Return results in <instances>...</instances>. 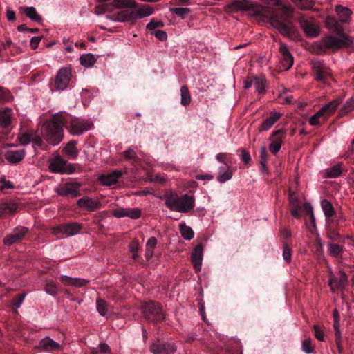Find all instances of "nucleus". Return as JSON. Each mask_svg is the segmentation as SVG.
Wrapping results in <instances>:
<instances>
[{"label":"nucleus","instance_id":"22","mask_svg":"<svg viewBox=\"0 0 354 354\" xmlns=\"http://www.w3.org/2000/svg\"><path fill=\"white\" fill-rule=\"evenodd\" d=\"M123 173L120 170H114L108 174H102L99 177L100 183L103 185L111 186L118 183V179L122 177Z\"/></svg>","mask_w":354,"mask_h":354},{"label":"nucleus","instance_id":"14","mask_svg":"<svg viewBox=\"0 0 354 354\" xmlns=\"http://www.w3.org/2000/svg\"><path fill=\"white\" fill-rule=\"evenodd\" d=\"M71 77V71L68 68H61L57 75L55 86L57 89L64 90L69 83Z\"/></svg>","mask_w":354,"mask_h":354},{"label":"nucleus","instance_id":"34","mask_svg":"<svg viewBox=\"0 0 354 354\" xmlns=\"http://www.w3.org/2000/svg\"><path fill=\"white\" fill-rule=\"evenodd\" d=\"M180 104L185 106L189 105L191 102V95L186 85H184L180 88Z\"/></svg>","mask_w":354,"mask_h":354},{"label":"nucleus","instance_id":"51","mask_svg":"<svg viewBox=\"0 0 354 354\" xmlns=\"http://www.w3.org/2000/svg\"><path fill=\"white\" fill-rule=\"evenodd\" d=\"M302 350L306 353L313 352V347L311 346V339L310 338L304 339L302 342Z\"/></svg>","mask_w":354,"mask_h":354},{"label":"nucleus","instance_id":"24","mask_svg":"<svg viewBox=\"0 0 354 354\" xmlns=\"http://www.w3.org/2000/svg\"><path fill=\"white\" fill-rule=\"evenodd\" d=\"M39 347L46 351L51 352L60 350L62 346L51 338L46 337L40 340Z\"/></svg>","mask_w":354,"mask_h":354},{"label":"nucleus","instance_id":"59","mask_svg":"<svg viewBox=\"0 0 354 354\" xmlns=\"http://www.w3.org/2000/svg\"><path fill=\"white\" fill-rule=\"evenodd\" d=\"M157 245V239L156 237H151L146 243V249L153 250Z\"/></svg>","mask_w":354,"mask_h":354},{"label":"nucleus","instance_id":"43","mask_svg":"<svg viewBox=\"0 0 354 354\" xmlns=\"http://www.w3.org/2000/svg\"><path fill=\"white\" fill-rule=\"evenodd\" d=\"M292 252L291 247L287 243H283V258L287 263L291 261Z\"/></svg>","mask_w":354,"mask_h":354},{"label":"nucleus","instance_id":"9","mask_svg":"<svg viewBox=\"0 0 354 354\" xmlns=\"http://www.w3.org/2000/svg\"><path fill=\"white\" fill-rule=\"evenodd\" d=\"M150 351L153 354H174L177 346L174 342H167L157 339L149 347Z\"/></svg>","mask_w":354,"mask_h":354},{"label":"nucleus","instance_id":"37","mask_svg":"<svg viewBox=\"0 0 354 354\" xmlns=\"http://www.w3.org/2000/svg\"><path fill=\"white\" fill-rule=\"evenodd\" d=\"M354 109V97L350 98L339 111V117H343Z\"/></svg>","mask_w":354,"mask_h":354},{"label":"nucleus","instance_id":"58","mask_svg":"<svg viewBox=\"0 0 354 354\" xmlns=\"http://www.w3.org/2000/svg\"><path fill=\"white\" fill-rule=\"evenodd\" d=\"M269 154L265 146L261 147L260 151V162H267Z\"/></svg>","mask_w":354,"mask_h":354},{"label":"nucleus","instance_id":"61","mask_svg":"<svg viewBox=\"0 0 354 354\" xmlns=\"http://www.w3.org/2000/svg\"><path fill=\"white\" fill-rule=\"evenodd\" d=\"M328 285L330 287L332 291H335V290L342 287V285L338 283L337 278L330 279Z\"/></svg>","mask_w":354,"mask_h":354},{"label":"nucleus","instance_id":"62","mask_svg":"<svg viewBox=\"0 0 354 354\" xmlns=\"http://www.w3.org/2000/svg\"><path fill=\"white\" fill-rule=\"evenodd\" d=\"M31 142H32L33 146L37 145L38 147H41L44 145L42 138L38 135L32 134Z\"/></svg>","mask_w":354,"mask_h":354},{"label":"nucleus","instance_id":"64","mask_svg":"<svg viewBox=\"0 0 354 354\" xmlns=\"http://www.w3.org/2000/svg\"><path fill=\"white\" fill-rule=\"evenodd\" d=\"M241 159L245 165H248L250 162V161H251L250 154L247 150L242 149Z\"/></svg>","mask_w":354,"mask_h":354},{"label":"nucleus","instance_id":"26","mask_svg":"<svg viewBox=\"0 0 354 354\" xmlns=\"http://www.w3.org/2000/svg\"><path fill=\"white\" fill-rule=\"evenodd\" d=\"M24 150H10L7 151V153L5 155V158L10 163L17 164L24 159Z\"/></svg>","mask_w":354,"mask_h":354},{"label":"nucleus","instance_id":"2","mask_svg":"<svg viewBox=\"0 0 354 354\" xmlns=\"http://www.w3.org/2000/svg\"><path fill=\"white\" fill-rule=\"evenodd\" d=\"M160 198L165 200V205L170 210L180 213H189L195 206V198L193 196L187 194L179 196L172 190L167 191Z\"/></svg>","mask_w":354,"mask_h":354},{"label":"nucleus","instance_id":"49","mask_svg":"<svg viewBox=\"0 0 354 354\" xmlns=\"http://www.w3.org/2000/svg\"><path fill=\"white\" fill-rule=\"evenodd\" d=\"M12 98V96L8 89L0 86V102H8Z\"/></svg>","mask_w":354,"mask_h":354},{"label":"nucleus","instance_id":"27","mask_svg":"<svg viewBox=\"0 0 354 354\" xmlns=\"http://www.w3.org/2000/svg\"><path fill=\"white\" fill-rule=\"evenodd\" d=\"M280 117L281 114L272 113L268 118L263 120L261 127L259 128V131H268L278 121Z\"/></svg>","mask_w":354,"mask_h":354},{"label":"nucleus","instance_id":"28","mask_svg":"<svg viewBox=\"0 0 354 354\" xmlns=\"http://www.w3.org/2000/svg\"><path fill=\"white\" fill-rule=\"evenodd\" d=\"M328 254L333 257L339 258L344 252V246L333 242H328L327 243Z\"/></svg>","mask_w":354,"mask_h":354},{"label":"nucleus","instance_id":"60","mask_svg":"<svg viewBox=\"0 0 354 354\" xmlns=\"http://www.w3.org/2000/svg\"><path fill=\"white\" fill-rule=\"evenodd\" d=\"M31 138H32V134L31 133H23L19 137V140H20L21 144L27 145V144H28V143H30L31 142Z\"/></svg>","mask_w":354,"mask_h":354},{"label":"nucleus","instance_id":"1","mask_svg":"<svg viewBox=\"0 0 354 354\" xmlns=\"http://www.w3.org/2000/svg\"><path fill=\"white\" fill-rule=\"evenodd\" d=\"M64 125H66V117L62 113L53 115L41 127L45 140L53 145H58L64 138Z\"/></svg>","mask_w":354,"mask_h":354},{"label":"nucleus","instance_id":"12","mask_svg":"<svg viewBox=\"0 0 354 354\" xmlns=\"http://www.w3.org/2000/svg\"><path fill=\"white\" fill-rule=\"evenodd\" d=\"M81 185L80 183H66L58 187L56 192L62 196L77 197L80 196V188Z\"/></svg>","mask_w":354,"mask_h":354},{"label":"nucleus","instance_id":"6","mask_svg":"<svg viewBox=\"0 0 354 354\" xmlns=\"http://www.w3.org/2000/svg\"><path fill=\"white\" fill-rule=\"evenodd\" d=\"M310 64L316 81L327 84L333 80L332 71L324 61L313 59Z\"/></svg>","mask_w":354,"mask_h":354},{"label":"nucleus","instance_id":"5","mask_svg":"<svg viewBox=\"0 0 354 354\" xmlns=\"http://www.w3.org/2000/svg\"><path fill=\"white\" fill-rule=\"evenodd\" d=\"M140 310L145 320L149 322L157 324L165 319L161 305L156 301H149L143 303Z\"/></svg>","mask_w":354,"mask_h":354},{"label":"nucleus","instance_id":"11","mask_svg":"<svg viewBox=\"0 0 354 354\" xmlns=\"http://www.w3.org/2000/svg\"><path fill=\"white\" fill-rule=\"evenodd\" d=\"M92 125L93 124L90 122L79 120L77 119L73 120L68 123L66 118V125H64V127H66L71 133L79 136L91 129Z\"/></svg>","mask_w":354,"mask_h":354},{"label":"nucleus","instance_id":"48","mask_svg":"<svg viewBox=\"0 0 354 354\" xmlns=\"http://www.w3.org/2000/svg\"><path fill=\"white\" fill-rule=\"evenodd\" d=\"M171 11L182 19H184L190 12V9L188 8H173L171 9Z\"/></svg>","mask_w":354,"mask_h":354},{"label":"nucleus","instance_id":"20","mask_svg":"<svg viewBox=\"0 0 354 354\" xmlns=\"http://www.w3.org/2000/svg\"><path fill=\"white\" fill-rule=\"evenodd\" d=\"M191 260L196 272L201 271L203 260V245L201 243L196 245L194 248L191 254Z\"/></svg>","mask_w":354,"mask_h":354},{"label":"nucleus","instance_id":"46","mask_svg":"<svg viewBox=\"0 0 354 354\" xmlns=\"http://www.w3.org/2000/svg\"><path fill=\"white\" fill-rule=\"evenodd\" d=\"M25 297H26L25 293H20V294H18L17 295H16L15 297V298H13V299L12 300V302H11L12 307L15 308V309H17L18 308H19L24 301Z\"/></svg>","mask_w":354,"mask_h":354},{"label":"nucleus","instance_id":"31","mask_svg":"<svg viewBox=\"0 0 354 354\" xmlns=\"http://www.w3.org/2000/svg\"><path fill=\"white\" fill-rule=\"evenodd\" d=\"M12 111L10 109L0 110V125L7 128L11 123Z\"/></svg>","mask_w":354,"mask_h":354},{"label":"nucleus","instance_id":"21","mask_svg":"<svg viewBox=\"0 0 354 354\" xmlns=\"http://www.w3.org/2000/svg\"><path fill=\"white\" fill-rule=\"evenodd\" d=\"M279 53L281 54V64L284 70L290 69L293 64V57L289 52L287 46L281 44L279 48Z\"/></svg>","mask_w":354,"mask_h":354},{"label":"nucleus","instance_id":"42","mask_svg":"<svg viewBox=\"0 0 354 354\" xmlns=\"http://www.w3.org/2000/svg\"><path fill=\"white\" fill-rule=\"evenodd\" d=\"M45 291L50 295H55L57 293L58 288L53 281H47L45 286Z\"/></svg>","mask_w":354,"mask_h":354},{"label":"nucleus","instance_id":"18","mask_svg":"<svg viewBox=\"0 0 354 354\" xmlns=\"http://www.w3.org/2000/svg\"><path fill=\"white\" fill-rule=\"evenodd\" d=\"M18 209V203L11 199H7L0 203V218L8 215L14 214Z\"/></svg>","mask_w":354,"mask_h":354},{"label":"nucleus","instance_id":"16","mask_svg":"<svg viewBox=\"0 0 354 354\" xmlns=\"http://www.w3.org/2000/svg\"><path fill=\"white\" fill-rule=\"evenodd\" d=\"M285 136L286 132L283 129H279L272 133L271 138L273 140L269 145V150L272 153L276 154L280 150Z\"/></svg>","mask_w":354,"mask_h":354},{"label":"nucleus","instance_id":"63","mask_svg":"<svg viewBox=\"0 0 354 354\" xmlns=\"http://www.w3.org/2000/svg\"><path fill=\"white\" fill-rule=\"evenodd\" d=\"M155 37L156 38H158L159 40H160L161 41H164L167 39V35L166 33V32L163 31V30H156L154 32H153Z\"/></svg>","mask_w":354,"mask_h":354},{"label":"nucleus","instance_id":"39","mask_svg":"<svg viewBox=\"0 0 354 354\" xmlns=\"http://www.w3.org/2000/svg\"><path fill=\"white\" fill-rule=\"evenodd\" d=\"M325 231L326 236L330 241V242L339 241L342 238V236L339 231L332 230L326 227L325 228Z\"/></svg>","mask_w":354,"mask_h":354},{"label":"nucleus","instance_id":"53","mask_svg":"<svg viewBox=\"0 0 354 354\" xmlns=\"http://www.w3.org/2000/svg\"><path fill=\"white\" fill-rule=\"evenodd\" d=\"M0 183L2 185L0 186V190L3 191L5 189H13L14 185L9 180H7L5 177H2L0 178Z\"/></svg>","mask_w":354,"mask_h":354},{"label":"nucleus","instance_id":"41","mask_svg":"<svg viewBox=\"0 0 354 354\" xmlns=\"http://www.w3.org/2000/svg\"><path fill=\"white\" fill-rule=\"evenodd\" d=\"M252 82L259 93H262L265 91V80L263 77H255Z\"/></svg>","mask_w":354,"mask_h":354},{"label":"nucleus","instance_id":"35","mask_svg":"<svg viewBox=\"0 0 354 354\" xmlns=\"http://www.w3.org/2000/svg\"><path fill=\"white\" fill-rule=\"evenodd\" d=\"M80 62L84 66L91 67L95 63L96 59L93 54L88 53L82 55L80 57Z\"/></svg>","mask_w":354,"mask_h":354},{"label":"nucleus","instance_id":"13","mask_svg":"<svg viewBox=\"0 0 354 354\" xmlns=\"http://www.w3.org/2000/svg\"><path fill=\"white\" fill-rule=\"evenodd\" d=\"M299 23L308 37H315L318 35L319 30L313 19H308L304 16H301L299 18Z\"/></svg>","mask_w":354,"mask_h":354},{"label":"nucleus","instance_id":"19","mask_svg":"<svg viewBox=\"0 0 354 354\" xmlns=\"http://www.w3.org/2000/svg\"><path fill=\"white\" fill-rule=\"evenodd\" d=\"M342 100L343 97H338L329 103L325 104L319 109L320 112L324 115L323 118L324 121L335 113L337 106L342 103Z\"/></svg>","mask_w":354,"mask_h":354},{"label":"nucleus","instance_id":"4","mask_svg":"<svg viewBox=\"0 0 354 354\" xmlns=\"http://www.w3.org/2000/svg\"><path fill=\"white\" fill-rule=\"evenodd\" d=\"M322 50L327 49L338 50L347 48L354 50V43L351 37L343 33L339 38L334 36H327L322 39L319 45Z\"/></svg>","mask_w":354,"mask_h":354},{"label":"nucleus","instance_id":"45","mask_svg":"<svg viewBox=\"0 0 354 354\" xmlns=\"http://www.w3.org/2000/svg\"><path fill=\"white\" fill-rule=\"evenodd\" d=\"M127 217L138 219L141 216V209L139 208H127Z\"/></svg>","mask_w":354,"mask_h":354},{"label":"nucleus","instance_id":"29","mask_svg":"<svg viewBox=\"0 0 354 354\" xmlns=\"http://www.w3.org/2000/svg\"><path fill=\"white\" fill-rule=\"evenodd\" d=\"M321 206L326 216V219L332 218L338 214V212H335L332 203L326 199L322 201Z\"/></svg>","mask_w":354,"mask_h":354},{"label":"nucleus","instance_id":"3","mask_svg":"<svg viewBox=\"0 0 354 354\" xmlns=\"http://www.w3.org/2000/svg\"><path fill=\"white\" fill-rule=\"evenodd\" d=\"M272 26L277 29L284 37L290 39H295L298 37L297 28L294 26L291 17L288 14L276 15L270 19Z\"/></svg>","mask_w":354,"mask_h":354},{"label":"nucleus","instance_id":"30","mask_svg":"<svg viewBox=\"0 0 354 354\" xmlns=\"http://www.w3.org/2000/svg\"><path fill=\"white\" fill-rule=\"evenodd\" d=\"M335 11L339 16V20L342 23H346L349 21L350 16L352 13L349 8L343 7L341 5H337L335 7Z\"/></svg>","mask_w":354,"mask_h":354},{"label":"nucleus","instance_id":"8","mask_svg":"<svg viewBox=\"0 0 354 354\" xmlns=\"http://www.w3.org/2000/svg\"><path fill=\"white\" fill-rule=\"evenodd\" d=\"M49 169L53 173L70 174L75 171V167L73 164L68 163L60 156H57L50 162Z\"/></svg>","mask_w":354,"mask_h":354},{"label":"nucleus","instance_id":"47","mask_svg":"<svg viewBox=\"0 0 354 354\" xmlns=\"http://www.w3.org/2000/svg\"><path fill=\"white\" fill-rule=\"evenodd\" d=\"M342 169H341V165L337 164L333 167H331L328 171V176L329 178H337L341 175Z\"/></svg>","mask_w":354,"mask_h":354},{"label":"nucleus","instance_id":"50","mask_svg":"<svg viewBox=\"0 0 354 354\" xmlns=\"http://www.w3.org/2000/svg\"><path fill=\"white\" fill-rule=\"evenodd\" d=\"M314 335L317 340L323 342L324 340V333L319 325L313 326Z\"/></svg>","mask_w":354,"mask_h":354},{"label":"nucleus","instance_id":"15","mask_svg":"<svg viewBox=\"0 0 354 354\" xmlns=\"http://www.w3.org/2000/svg\"><path fill=\"white\" fill-rule=\"evenodd\" d=\"M326 227H328L332 230H335L339 232H343V227L346 225V218L342 212H338L337 216H335L332 218H328L326 219Z\"/></svg>","mask_w":354,"mask_h":354},{"label":"nucleus","instance_id":"25","mask_svg":"<svg viewBox=\"0 0 354 354\" xmlns=\"http://www.w3.org/2000/svg\"><path fill=\"white\" fill-rule=\"evenodd\" d=\"M60 281L65 285L73 286L75 287H83L87 285L88 281L81 278H71L66 275H62Z\"/></svg>","mask_w":354,"mask_h":354},{"label":"nucleus","instance_id":"44","mask_svg":"<svg viewBox=\"0 0 354 354\" xmlns=\"http://www.w3.org/2000/svg\"><path fill=\"white\" fill-rule=\"evenodd\" d=\"M221 169H222L221 168ZM232 177V171L230 169L225 170L221 172L220 170L219 174L217 176V180L220 183H225V181L231 179Z\"/></svg>","mask_w":354,"mask_h":354},{"label":"nucleus","instance_id":"23","mask_svg":"<svg viewBox=\"0 0 354 354\" xmlns=\"http://www.w3.org/2000/svg\"><path fill=\"white\" fill-rule=\"evenodd\" d=\"M252 7V2L250 0H233L228 4L229 9L233 12L245 11Z\"/></svg>","mask_w":354,"mask_h":354},{"label":"nucleus","instance_id":"17","mask_svg":"<svg viewBox=\"0 0 354 354\" xmlns=\"http://www.w3.org/2000/svg\"><path fill=\"white\" fill-rule=\"evenodd\" d=\"M77 205L90 212H95L101 208V203L88 196H84L77 200Z\"/></svg>","mask_w":354,"mask_h":354},{"label":"nucleus","instance_id":"33","mask_svg":"<svg viewBox=\"0 0 354 354\" xmlns=\"http://www.w3.org/2000/svg\"><path fill=\"white\" fill-rule=\"evenodd\" d=\"M76 145V140H71L67 143L63 149L64 152H65L73 160L75 159L78 154Z\"/></svg>","mask_w":354,"mask_h":354},{"label":"nucleus","instance_id":"40","mask_svg":"<svg viewBox=\"0 0 354 354\" xmlns=\"http://www.w3.org/2000/svg\"><path fill=\"white\" fill-rule=\"evenodd\" d=\"M302 10H310L314 6L313 0H292Z\"/></svg>","mask_w":354,"mask_h":354},{"label":"nucleus","instance_id":"38","mask_svg":"<svg viewBox=\"0 0 354 354\" xmlns=\"http://www.w3.org/2000/svg\"><path fill=\"white\" fill-rule=\"evenodd\" d=\"M96 308L101 316H106L108 313V304L106 301L102 298L96 300Z\"/></svg>","mask_w":354,"mask_h":354},{"label":"nucleus","instance_id":"54","mask_svg":"<svg viewBox=\"0 0 354 354\" xmlns=\"http://www.w3.org/2000/svg\"><path fill=\"white\" fill-rule=\"evenodd\" d=\"M163 26H164V24L161 21H157L155 20H151L149 23L147 24V28L150 30H153L156 28H160V27H163Z\"/></svg>","mask_w":354,"mask_h":354},{"label":"nucleus","instance_id":"55","mask_svg":"<svg viewBox=\"0 0 354 354\" xmlns=\"http://www.w3.org/2000/svg\"><path fill=\"white\" fill-rule=\"evenodd\" d=\"M124 158L126 160H136L137 158L136 151L132 149H129L123 152Z\"/></svg>","mask_w":354,"mask_h":354},{"label":"nucleus","instance_id":"36","mask_svg":"<svg viewBox=\"0 0 354 354\" xmlns=\"http://www.w3.org/2000/svg\"><path fill=\"white\" fill-rule=\"evenodd\" d=\"M179 230L180 231L182 236L186 240H190L194 237V233L193 230L186 225L185 223H181L179 225Z\"/></svg>","mask_w":354,"mask_h":354},{"label":"nucleus","instance_id":"52","mask_svg":"<svg viewBox=\"0 0 354 354\" xmlns=\"http://www.w3.org/2000/svg\"><path fill=\"white\" fill-rule=\"evenodd\" d=\"M323 114L320 112L319 110L315 115H313L309 120V124L312 126H317L319 125V118L321 117L323 118Z\"/></svg>","mask_w":354,"mask_h":354},{"label":"nucleus","instance_id":"7","mask_svg":"<svg viewBox=\"0 0 354 354\" xmlns=\"http://www.w3.org/2000/svg\"><path fill=\"white\" fill-rule=\"evenodd\" d=\"M83 228V225L77 222H68L52 227L54 235H64L72 236L79 234Z\"/></svg>","mask_w":354,"mask_h":354},{"label":"nucleus","instance_id":"32","mask_svg":"<svg viewBox=\"0 0 354 354\" xmlns=\"http://www.w3.org/2000/svg\"><path fill=\"white\" fill-rule=\"evenodd\" d=\"M21 10H24V14L31 20L41 23L42 21L41 17L37 13L35 8L34 7H21Z\"/></svg>","mask_w":354,"mask_h":354},{"label":"nucleus","instance_id":"56","mask_svg":"<svg viewBox=\"0 0 354 354\" xmlns=\"http://www.w3.org/2000/svg\"><path fill=\"white\" fill-rule=\"evenodd\" d=\"M112 214L115 218L125 217L127 214V208H117L113 210Z\"/></svg>","mask_w":354,"mask_h":354},{"label":"nucleus","instance_id":"10","mask_svg":"<svg viewBox=\"0 0 354 354\" xmlns=\"http://www.w3.org/2000/svg\"><path fill=\"white\" fill-rule=\"evenodd\" d=\"M29 229L24 226L15 227L12 233L8 234L3 239L5 245L10 246L13 244L20 243L27 235Z\"/></svg>","mask_w":354,"mask_h":354},{"label":"nucleus","instance_id":"57","mask_svg":"<svg viewBox=\"0 0 354 354\" xmlns=\"http://www.w3.org/2000/svg\"><path fill=\"white\" fill-rule=\"evenodd\" d=\"M304 208L306 210L307 214L310 216V221L313 227H315V218L313 214V209L308 204H305Z\"/></svg>","mask_w":354,"mask_h":354}]
</instances>
